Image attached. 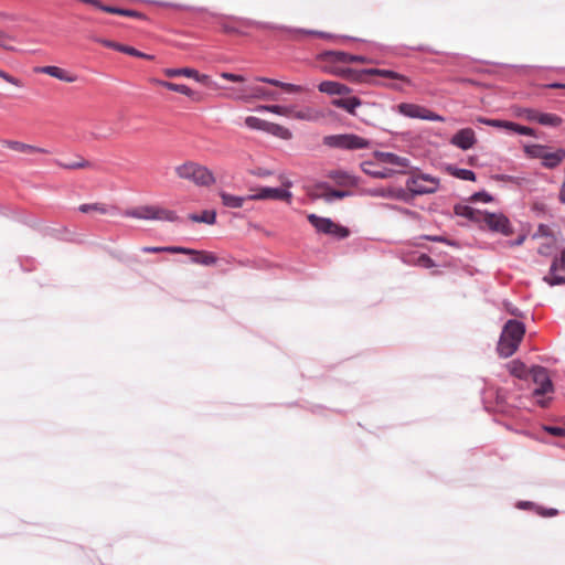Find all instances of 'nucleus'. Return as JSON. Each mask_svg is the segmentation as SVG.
<instances>
[{
	"mask_svg": "<svg viewBox=\"0 0 565 565\" xmlns=\"http://www.w3.org/2000/svg\"><path fill=\"white\" fill-rule=\"evenodd\" d=\"M524 333L525 326L523 322L514 319L508 320L497 345L499 355L501 358H510L516 351Z\"/></svg>",
	"mask_w": 565,
	"mask_h": 565,
	"instance_id": "f257e3e1",
	"label": "nucleus"
},
{
	"mask_svg": "<svg viewBox=\"0 0 565 565\" xmlns=\"http://www.w3.org/2000/svg\"><path fill=\"white\" fill-rule=\"evenodd\" d=\"M175 174L183 180H188L196 186H210L215 183L213 172L205 166L194 161H185L177 166Z\"/></svg>",
	"mask_w": 565,
	"mask_h": 565,
	"instance_id": "f03ea898",
	"label": "nucleus"
},
{
	"mask_svg": "<svg viewBox=\"0 0 565 565\" xmlns=\"http://www.w3.org/2000/svg\"><path fill=\"white\" fill-rule=\"evenodd\" d=\"M322 142L326 147L341 150L367 149L371 145L370 140L355 134L328 135Z\"/></svg>",
	"mask_w": 565,
	"mask_h": 565,
	"instance_id": "7ed1b4c3",
	"label": "nucleus"
},
{
	"mask_svg": "<svg viewBox=\"0 0 565 565\" xmlns=\"http://www.w3.org/2000/svg\"><path fill=\"white\" fill-rule=\"evenodd\" d=\"M479 227L489 230L490 232L509 236L513 233L510 220L502 213H491L482 211Z\"/></svg>",
	"mask_w": 565,
	"mask_h": 565,
	"instance_id": "20e7f679",
	"label": "nucleus"
},
{
	"mask_svg": "<svg viewBox=\"0 0 565 565\" xmlns=\"http://www.w3.org/2000/svg\"><path fill=\"white\" fill-rule=\"evenodd\" d=\"M530 379L536 385L533 390L534 396H543L554 391V385L546 367L532 365L530 367Z\"/></svg>",
	"mask_w": 565,
	"mask_h": 565,
	"instance_id": "39448f33",
	"label": "nucleus"
},
{
	"mask_svg": "<svg viewBox=\"0 0 565 565\" xmlns=\"http://www.w3.org/2000/svg\"><path fill=\"white\" fill-rule=\"evenodd\" d=\"M397 111L398 114L413 119H423L427 121H444V118L440 115L427 109L426 107L412 103L398 104Z\"/></svg>",
	"mask_w": 565,
	"mask_h": 565,
	"instance_id": "423d86ee",
	"label": "nucleus"
},
{
	"mask_svg": "<svg viewBox=\"0 0 565 565\" xmlns=\"http://www.w3.org/2000/svg\"><path fill=\"white\" fill-rule=\"evenodd\" d=\"M320 58L333 63H373V60L363 55L350 54L343 51H324L320 54Z\"/></svg>",
	"mask_w": 565,
	"mask_h": 565,
	"instance_id": "0eeeda50",
	"label": "nucleus"
},
{
	"mask_svg": "<svg viewBox=\"0 0 565 565\" xmlns=\"http://www.w3.org/2000/svg\"><path fill=\"white\" fill-rule=\"evenodd\" d=\"M292 194L290 191L284 188H270L264 186L260 188L256 193L249 194L248 199L250 200H279V201H289Z\"/></svg>",
	"mask_w": 565,
	"mask_h": 565,
	"instance_id": "6e6552de",
	"label": "nucleus"
},
{
	"mask_svg": "<svg viewBox=\"0 0 565 565\" xmlns=\"http://www.w3.org/2000/svg\"><path fill=\"white\" fill-rule=\"evenodd\" d=\"M557 270L565 271V249L559 257L554 258L550 267V274L544 276L543 280L552 287L565 284V276L557 275Z\"/></svg>",
	"mask_w": 565,
	"mask_h": 565,
	"instance_id": "1a4fd4ad",
	"label": "nucleus"
},
{
	"mask_svg": "<svg viewBox=\"0 0 565 565\" xmlns=\"http://www.w3.org/2000/svg\"><path fill=\"white\" fill-rule=\"evenodd\" d=\"M476 142V134L471 128H462L458 130L450 139V143L461 150L471 149Z\"/></svg>",
	"mask_w": 565,
	"mask_h": 565,
	"instance_id": "9d476101",
	"label": "nucleus"
},
{
	"mask_svg": "<svg viewBox=\"0 0 565 565\" xmlns=\"http://www.w3.org/2000/svg\"><path fill=\"white\" fill-rule=\"evenodd\" d=\"M408 192V202L415 196L424 194H433L437 192V186H425L417 174L412 175L406 180V189Z\"/></svg>",
	"mask_w": 565,
	"mask_h": 565,
	"instance_id": "9b49d317",
	"label": "nucleus"
},
{
	"mask_svg": "<svg viewBox=\"0 0 565 565\" xmlns=\"http://www.w3.org/2000/svg\"><path fill=\"white\" fill-rule=\"evenodd\" d=\"M365 193L374 198H387L408 202V192L403 188H375L366 190Z\"/></svg>",
	"mask_w": 565,
	"mask_h": 565,
	"instance_id": "f8f14e48",
	"label": "nucleus"
},
{
	"mask_svg": "<svg viewBox=\"0 0 565 565\" xmlns=\"http://www.w3.org/2000/svg\"><path fill=\"white\" fill-rule=\"evenodd\" d=\"M94 41L103 44L106 47L113 49L115 51H118V52H121V53H125V54H128L131 56L148 58V60L153 58L152 55H149L141 51H138L137 49H135L132 46L124 45V44H120V43H117V42H114V41H110L107 39L95 38Z\"/></svg>",
	"mask_w": 565,
	"mask_h": 565,
	"instance_id": "ddd939ff",
	"label": "nucleus"
},
{
	"mask_svg": "<svg viewBox=\"0 0 565 565\" xmlns=\"http://www.w3.org/2000/svg\"><path fill=\"white\" fill-rule=\"evenodd\" d=\"M318 89L327 95H347L351 93V88L340 82L323 81L318 85Z\"/></svg>",
	"mask_w": 565,
	"mask_h": 565,
	"instance_id": "4468645a",
	"label": "nucleus"
},
{
	"mask_svg": "<svg viewBox=\"0 0 565 565\" xmlns=\"http://www.w3.org/2000/svg\"><path fill=\"white\" fill-rule=\"evenodd\" d=\"M565 159V149L558 148L555 151L551 152L547 150L544 151L542 157V166L546 169H555L559 163Z\"/></svg>",
	"mask_w": 565,
	"mask_h": 565,
	"instance_id": "2eb2a0df",
	"label": "nucleus"
},
{
	"mask_svg": "<svg viewBox=\"0 0 565 565\" xmlns=\"http://www.w3.org/2000/svg\"><path fill=\"white\" fill-rule=\"evenodd\" d=\"M307 218L318 233L328 235L331 232V227H334V222L330 217H323L311 213L308 214Z\"/></svg>",
	"mask_w": 565,
	"mask_h": 565,
	"instance_id": "dca6fc26",
	"label": "nucleus"
},
{
	"mask_svg": "<svg viewBox=\"0 0 565 565\" xmlns=\"http://www.w3.org/2000/svg\"><path fill=\"white\" fill-rule=\"evenodd\" d=\"M317 188L327 190L324 194L319 195L327 203H332L334 200H341L351 195L349 191L332 189L328 182H320L317 184Z\"/></svg>",
	"mask_w": 565,
	"mask_h": 565,
	"instance_id": "f3484780",
	"label": "nucleus"
},
{
	"mask_svg": "<svg viewBox=\"0 0 565 565\" xmlns=\"http://www.w3.org/2000/svg\"><path fill=\"white\" fill-rule=\"evenodd\" d=\"M332 105L347 110L350 115H355V109L361 106L362 100L356 96L340 97L332 99Z\"/></svg>",
	"mask_w": 565,
	"mask_h": 565,
	"instance_id": "a211bd4d",
	"label": "nucleus"
},
{
	"mask_svg": "<svg viewBox=\"0 0 565 565\" xmlns=\"http://www.w3.org/2000/svg\"><path fill=\"white\" fill-rule=\"evenodd\" d=\"M156 205H146L127 210L124 215L138 220L154 221Z\"/></svg>",
	"mask_w": 565,
	"mask_h": 565,
	"instance_id": "6ab92c4d",
	"label": "nucleus"
},
{
	"mask_svg": "<svg viewBox=\"0 0 565 565\" xmlns=\"http://www.w3.org/2000/svg\"><path fill=\"white\" fill-rule=\"evenodd\" d=\"M454 213L457 216L466 217L467 220L479 224L482 211L476 210L469 205L458 203L454 206Z\"/></svg>",
	"mask_w": 565,
	"mask_h": 565,
	"instance_id": "aec40b11",
	"label": "nucleus"
},
{
	"mask_svg": "<svg viewBox=\"0 0 565 565\" xmlns=\"http://www.w3.org/2000/svg\"><path fill=\"white\" fill-rule=\"evenodd\" d=\"M362 171L376 179H387L394 174V170L388 168L375 169L372 161H364L361 163Z\"/></svg>",
	"mask_w": 565,
	"mask_h": 565,
	"instance_id": "412c9836",
	"label": "nucleus"
},
{
	"mask_svg": "<svg viewBox=\"0 0 565 565\" xmlns=\"http://www.w3.org/2000/svg\"><path fill=\"white\" fill-rule=\"evenodd\" d=\"M375 156L377 157V159H380L384 163L398 166V167H403V168H407L411 164V161L408 158L401 157L393 152L377 151L375 153Z\"/></svg>",
	"mask_w": 565,
	"mask_h": 565,
	"instance_id": "4be33fe9",
	"label": "nucleus"
},
{
	"mask_svg": "<svg viewBox=\"0 0 565 565\" xmlns=\"http://www.w3.org/2000/svg\"><path fill=\"white\" fill-rule=\"evenodd\" d=\"M36 72L47 74L54 78H57L66 83H73L75 81L74 76L68 75L64 70L53 65L41 66L36 68Z\"/></svg>",
	"mask_w": 565,
	"mask_h": 565,
	"instance_id": "5701e85b",
	"label": "nucleus"
},
{
	"mask_svg": "<svg viewBox=\"0 0 565 565\" xmlns=\"http://www.w3.org/2000/svg\"><path fill=\"white\" fill-rule=\"evenodd\" d=\"M186 255H192L191 262L193 264H200L203 266H213L217 263V257L207 252H199L192 249V253H185Z\"/></svg>",
	"mask_w": 565,
	"mask_h": 565,
	"instance_id": "b1692460",
	"label": "nucleus"
},
{
	"mask_svg": "<svg viewBox=\"0 0 565 565\" xmlns=\"http://www.w3.org/2000/svg\"><path fill=\"white\" fill-rule=\"evenodd\" d=\"M328 177L334 180L339 185H355L358 183V178L355 175L343 170H331L328 173Z\"/></svg>",
	"mask_w": 565,
	"mask_h": 565,
	"instance_id": "393cba45",
	"label": "nucleus"
},
{
	"mask_svg": "<svg viewBox=\"0 0 565 565\" xmlns=\"http://www.w3.org/2000/svg\"><path fill=\"white\" fill-rule=\"evenodd\" d=\"M3 145H6L8 148H10L12 150L20 151V152H40V153H49L50 152L49 150H46L44 148L23 143L21 141H15V140H4Z\"/></svg>",
	"mask_w": 565,
	"mask_h": 565,
	"instance_id": "a878e982",
	"label": "nucleus"
},
{
	"mask_svg": "<svg viewBox=\"0 0 565 565\" xmlns=\"http://www.w3.org/2000/svg\"><path fill=\"white\" fill-rule=\"evenodd\" d=\"M143 253H170V254H184L192 253V248L183 247V246H146L142 247Z\"/></svg>",
	"mask_w": 565,
	"mask_h": 565,
	"instance_id": "bb28decb",
	"label": "nucleus"
},
{
	"mask_svg": "<svg viewBox=\"0 0 565 565\" xmlns=\"http://www.w3.org/2000/svg\"><path fill=\"white\" fill-rule=\"evenodd\" d=\"M220 196H221L223 205L226 207H231V209H239L243 206L245 201H247V200L250 201V199H248V195L247 196H238V195L230 194L224 191H222L220 193Z\"/></svg>",
	"mask_w": 565,
	"mask_h": 565,
	"instance_id": "cd10ccee",
	"label": "nucleus"
},
{
	"mask_svg": "<svg viewBox=\"0 0 565 565\" xmlns=\"http://www.w3.org/2000/svg\"><path fill=\"white\" fill-rule=\"evenodd\" d=\"M189 218L195 223L213 225L216 222V212L214 210H204L201 213H191Z\"/></svg>",
	"mask_w": 565,
	"mask_h": 565,
	"instance_id": "c85d7f7f",
	"label": "nucleus"
},
{
	"mask_svg": "<svg viewBox=\"0 0 565 565\" xmlns=\"http://www.w3.org/2000/svg\"><path fill=\"white\" fill-rule=\"evenodd\" d=\"M446 170L450 175H452L457 179H460L463 181H476V173L470 169L458 168L455 166H448L446 168Z\"/></svg>",
	"mask_w": 565,
	"mask_h": 565,
	"instance_id": "c756f323",
	"label": "nucleus"
},
{
	"mask_svg": "<svg viewBox=\"0 0 565 565\" xmlns=\"http://www.w3.org/2000/svg\"><path fill=\"white\" fill-rule=\"evenodd\" d=\"M159 85L166 87L169 90L183 94L190 98H195L196 93L184 84H175L167 81H159Z\"/></svg>",
	"mask_w": 565,
	"mask_h": 565,
	"instance_id": "7c9ffc66",
	"label": "nucleus"
},
{
	"mask_svg": "<svg viewBox=\"0 0 565 565\" xmlns=\"http://www.w3.org/2000/svg\"><path fill=\"white\" fill-rule=\"evenodd\" d=\"M100 10L104 12H107V13H113V14H118V15H125V17H131V18H138V19L143 18V14L139 11L130 10V9H122V8H117V7L106 6V4H102Z\"/></svg>",
	"mask_w": 565,
	"mask_h": 565,
	"instance_id": "2f4dec72",
	"label": "nucleus"
},
{
	"mask_svg": "<svg viewBox=\"0 0 565 565\" xmlns=\"http://www.w3.org/2000/svg\"><path fill=\"white\" fill-rule=\"evenodd\" d=\"M78 160L73 162H63L61 160H54V163L63 169L67 170H74V169H83V168H94V164L82 158L81 156H77Z\"/></svg>",
	"mask_w": 565,
	"mask_h": 565,
	"instance_id": "473e14b6",
	"label": "nucleus"
},
{
	"mask_svg": "<svg viewBox=\"0 0 565 565\" xmlns=\"http://www.w3.org/2000/svg\"><path fill=\"white\" fill-rule=\"evenodd\" d=\"M510 373L521 380L530 379V367L520 361H512L510 363Z\"/></svg>",
	"mask_w": 565,
	"mask_h": 565,
	"instance_id": "72a5a7b5",
	"label": "nucleus"
},
{
	"mask_svg": "<svg viewBox=\"0 0 565 565\" xmlns=\"http://www.w3.org/2000/svg\"><path fill=\"white\" fill-rule=\"evenodd\" d=\"M178 214L168 209L156 206L154 221H166L171 223L180 222Z\"/></svg>",
	"mask_w": 565,
	"mask_h": 565,
	"instance_id": "f704fd0d",
	"label": "nucleus"
},
{
	"mask_svg": "<svg viewBox=\"0 0 565 565\" xmlns=\"http://www.w3.org/2000/svg\"><path fill=\"white\" fill-rule=\"evenodd\" d=\"M537 122L543 126L557 127L562 124V118L555 114L539 113Z\"/></svg>",
	"mask_w": 565,
	"mask_h": 565,
	"instance_id": "c9c22d12",
	"label": "nucleus"
},
{
	"mask_svg": "<svg viewBox=\"0 0 565 565\" xmlns=\"http://www.w3.org/2000/svg\"><path fill=\"white\" fill-rule=\"evenodd\" d=\"M548 147L544 145L539 143H532V145H525L523 147L524 153L533 159H541L544 154V151L547 150Z\"/></svg>",
	"mask_w": 565,
	"mask_h": 565,
	"instance_id": "e433bc0d",
	"label": "nucleus"
},
{
	"mask_svg": "<svg viewBox=\"0 0 565 565\" xmlns=\"http://www.w3.org/2000/svg\"><path fill=\"white\" fill-rule=\"evenodd\" d=\"M294 117L296 119H300V120L316 121L319 119L320 115L317 110H315L310 107H306V108L295 111Z\"/></svg>",
	"mask_w": 565,
	"mask_h": 565,
	"instance_id": "4c0bfd02",
	"label": "nucleus"
},
{
	"mask_svg": "<svg viewBox=\"0 0 565 565\" xmlns=\"http://www.w3.org/2000/svg\"><path fill=\"white\" fill-rule=\"evenodd\" d=\"M164 74L168 77L186 76L192 78L194 75H196V70L191 67L166 68Z\"/></svg>",
	"mask_w": 565,
	"mask_h": 565,
	"instance_id": "58836bf2",
	"label": "nucleus"
},
{
	"mask_svg": "<svg viewBox=\"0 0 565 565\" xmlns=\"http://www.w3.org/2000/svg\"><path fill=\"white\" fill-rule=\"evenodd\" d=\"M267 122L268 121L255 116H248L245 118V126L252 130L266 131Z\"/></svg>",
	"mask_w": 565,
	"mask_h": 565,
	"instance_id": "ea45409f",
	"label": "nucleus"
},
{
	"mask_svg": "<svg viewBox=\"0 0 565 565\" xmlns=\"http://www.w3.org/2000/svg\"><path fill=\"white\" fill-rule=\"evenodd\" d=\"M266 132L271 134L277 137H280V138H289L290 137V131L287 128L280 126L278 124H273V122H267Z\"/></svg>",
	"mask_w": 565,
	"mask_h": 565,
	"instance_id": "a19ab883",
	"label": "nucleus"
},
{
	"mask_svg": "<svg viewBox=\"0 0 565 565\" xmlns=\"http://www.w3.org/2000/svg\"><path fill=\"white\" fill-rule=\"evenodd\" d=\"M478 121H479L480 124H483V125H487V126H490V127H494V128H503V129H508V130H510V126H509V124H511V121H509V120H502V119H492V118L479 117V118H478Z\"/></svg>",
	"mask_w": 565,
	"mask_h": 565,
	"instance_id": "79ce46f5",
	"label": "nucleus"
},
{
	"mask_svg": "<svg viewBox=\"0 0 565 565\" xmlns=\"http://www.w3.org/2000/svg\"><path fill=\"white\" fill-rule=\"evenodd\" d=\"M510 126V130L515 132V134H519V135H522V136H531V137H535L537 138L536 134H535V130L531 127H527V126H522L520 124H516L514 121H511V124H509Z\"/></svg>",
	"mask_w": 565,
	"mask_h": 565,
	"instance_id": "37998d69",
	"label": "nucleus"
},
{
	"mask_svg": "<svg viewBox=\"0 0 565 565\" xmlns=\"http://www.w3.org/2000/svg\"><path fill=\"white\" fill-rule=\"evenodd\" d=\"M337 239H344L349 237L350 230L343 225L334 223V227H331V232L328 234Z\"/></svg>",
	"mask_w": 565,
	"mask_h": 565,
	"instance_id": "c03bdc74",
	"label": "nucleus"
},
{
	"mask_svg": "<svg viewBox=\"0 0 565 565\" xmlns=\"http://www.w3.org/2000/svg\"><path fill=\"white\" fill-rule=\"evenodd\" d=\"M289 30H290L291 33H295V34L318 35V36L324 38V39H333L334 38L333 34L327 33V32H322V31L307 30V29H300V28L289 29Z\"/></svg>",
	"mask_w": 565,
	"mask_h": 565,
	"instance_id": "a18cd8bd",
	"label": "nucleus"
},
{
	"mask_svg": "<svg viewBox=\"0 0 565 565\" xmlns=\"http://www.w3.org/2000/svg\"><path fill=\"white\" fill-rule=\"evenodd\" d=\"M379 76L386 77V78H392V79H398V81H402V82H405V83L409 82V79L405 75L399 74V73H397L395 71H392V70L380 68Z\"/></svg>",
	"mask_w": 565,
	"mask_h": 565,
	"instance_id": "49530a36",
	"label": "nucleus"
},
{
	"mask_svg": "<svg viewBox=\"0 0 565 565\" xmlns=\"http://www.w3.org/2000/svg\"><path fill=\"white\" fill-rule=\"evenodd\" d=\"M250 24H254L260 29L279 30V31H285V32L292 34L289 30V29H291L290 26H286V25H281V24H274V23H269V22H252Z\"/></svg>",
	"mask_w": 565,
	"mask_h": 565,
	"instance_id": "de8ad7c7",
	"label": "nucleus"
},
{
	"mask_svg": "<svg viewBox=\"0 0 565 565\" xmlns=\"http://www.w3.org/2000/svg\"><path fill=\"white\" fill-rule=\"evenodd\" d=\"M470 201L490 203L493 201V196L490 193H488L487 191L482 190V191L473 193L470 196Z\"/></svg>",
	"mask_w": 565,
	"mask_h": 565,
	"instance_id": "09e8293b",
	"label": "nucleus"
},
{
	"mask_svg": "<svg viewBox=\"0 0 565 565\" xmlns=\"http://www.w3.org/2000/svg\"><path fill=\"white\" fill-rule=\"evenodd\" d=\"M78 211L82 212V213H88V212H92V211H97V212H100V213H105L106 212V209L104 207V205L102 204H98V203H85V204H81L78 206Z\"/></svg>",
	"mask_w": 565,
	"mask_h": 565,
	"instance_id": "8fccbe9b",
	"label": "nucleus"
},
{
	"mask_svg": "<svg viewBox=\"0 0 565 565\" xmlns=\"http://www.w3.org/2000/svg\"><path fill=\"white\" fill-rule=\"evenodd\" d=\"M553 232L551 230V227L546 224H540L535 231V233L533 234V238H537V237H553Z\"/></svg>",
	"mask_w": 565,
	"mask_h": 565,
	"instance_id": "3c124183",
	"label": "nucleus"
},
{
	"mask_svg": "<svg viewBox=\"0 0 565 565\" xmlns=\"http://www.w3.org/2000/svg\"><path fill=\"white\" fill-rule=\"evenodd\" d=\"M332 73L335 75L342 76V77L351 78L353 81H354V77L359 75V71L350 68V67L337 68V70H333Z\"/></svg>",
	"mask_w": 565,
	"mask_h": 565,
	"instance_id": "603ef678",
	"label": "nucleus"
},
{
	"mask_svg": "<svg viewBox=\"0 0 565 565\" xmlns=\"http://www.w3.org/2000/svg\"><path fill=\"white\" fill-rule=\"evenodd\" d=\"M539 113L540 111H537L536 109H533V108H521L520 111H519V115L523 116L529 121H536L537 122Z\"/></svg>",
	"mask_w": 565,
	"mask_h": 565,
	"instance_id": "864d4df0",
	"label": "nucleus"
},
{
	"mask_svg": "<svg viewBox=\"0 0 565 565\" xmlns=\"http://www.w3.org/2000/svg\"><path fill=\"white\" fill-rule=\"evenodd\" d=\"M194 81H196L200 84H203L209 87H216V84L211 79V77L206 74H200L196 71V75L192 77Z\"/></svg>",
	"mask_w": 565,
	"mask_h": 565,
	"instance_id": "5fc2aeb1",
	"label": "nucleus"
},
{
	"mask_svg": "<svg viewBox=\"0 0 565 565\" xmlns=\"http://www.w3.org/2000/svg\"><path fill=\"white\" fill-rule=\"evenodd\" d=\"M543 430L557 437H565V428L561 426L544 425Z\"/></svg>",
	"mask_w": 565,
	"mask_h": 565,
	"instance_id": "6e6d98bb",
	"label": "nucleus"
},
{
	"mask_svg": "<svg viewBox=\"0 0 565 565\" xmlns=\"http://www.w3.org/2000/svg\"><path fill=\"white\" fill-rule=\"evenodd\" d=\"M254 96L258 97V98H265V99H276V94L275 93L268 92V90H266L263 87H256Z\"/></svg>",
	"mask_w": 565,
	"mask_h": 565,
	"instance_id": "4d7b16f0",
	"label": "nucleus"
},
{
	"mask_svg": "<svg viewBox=\"0 0 565 565\" xmlns=\"http://www.w3.org/2000/svg\"><path fill=\"white\" fill-rule=\"evenodd\" d=\"M417 265L419 266H423L425 268H431L435 266V262L434 259L428 256L427 254H422L418 258H417Z\"/></svg>",
	"mask_w": 565,
	"mask_h": 565,
	"instance_id": "13d9d810",
	"label": "nucleus"
},
{
	"mask_svg": "<svg viewBox=\"0 0 565 565\" xmlns=\"http://www.w3.org/2000/svg\"><path fill=\"white\" fill-rule=\"evenodd\" d=\"M536 513L543 518L555 516L558 514V510L554 508L536 507Z\"/></svg>",
	"mask_w": 565,
	"mask_h": 565,
	"instance_id": "bf43d9fd",
	"label": "nucleus"
},
{
	"mask_svg": "<svg viewBox=\"0 0 565 565\" xmlns=\"http://www.w3.org/2000/svg\"><path fill=\"white\" fill-rule=\"evenodd\" d=\"M0 77L17 87H22V82L19 78L8 74L7 72H4L2 70H0Z\"/></svg>",
	"mask_w": 565,
	"mask_h": 565,
	"instance_id": "052dcab7",
	"label": "nucleus"
},
{
	"mask_svg": "<svg viewBox=\"0 0 565 565\" xmlns=\"http://www.w3.org/2000/svg\"><path fill=\"white\" fill-rule=\"evenodd\" d=\"M258 109L266 110V111H269V113H273L276 115H282L284 110H285V108L280 105H263V106H259Z\"/></svg>",
	"mask_w": 565,
	"mask_h": 565,
	"instance_id": "680f3d73",
	"label": "nucleus"
},
{
	"mask_svg": "<svg viewBox=\"0 0 565 565\" xmlns=\"http://www.w3.org/2000/svg\"><path fill=\"white\" fill-rule=\"evenodd\" d=\"M220 76L224 79H227V81H231V82H237V83H241V82H244L245 81V77L243 75H239V74H234V73H230V72H222L220 74Z\"/></svg>",
	"mask_w": 565,
	"mask_h": 565,
	"instance_id": "e2e57ef3",
	"label": "nucleus"
},
{
	"mask_svg": "<svg viewBox=\"0 0 565 565\" xmlns=\"http://www.w3.org/2000/svg\"><path fill=\"white\" fill-rule=\"evenodd\" d=\"M417 175L422 182L423 181L430 182L433 184L431 186H437V189L439 188V179L438 178H435L431 174L423 173V172L418 173Z\"/></svg>",
	"mask_w": 565,
	"mask_h": 565,
	"instance_id": "0e129e2a",
	"label": "nucleus"
},
{
	"mask_svg": "<svg viewBox=\"0 0 565 565\" xmlns=\"http://www.w3.org/2000/svg\"><path fill=\"white\" fill-rule=\"evenodd\" d=\"M532 210L537 216H545L547 214V206L542 202H535Z\"/></svg>",
	"mask_w": 565,
	"mask_h": 565,
	"instance_id": "69168bd1",
	"label": "nucleus"
},
{
	"mask_svg": "<svg viewBox=\"0 0 565 565\" xmlns=\"http://www.w3.org/2000/svg\"><path fill=\"white\" fill-rule=\"evenodd\" d=\"M380 68H363L359 71V75L354 77V81H362L363 75H376L379 76Z\"/></svg>",
	"mask_w": 565,
	"mask_h": 565,
	"instance_id": "338daca9",
	"label": "nucleus"
},
{
	"mask_svg": "<svg viewBox=\"0 0 565 565\" xmlns=\"http://www.w3.org/2000/svg\"><path fill=\"white\" fill-rule=\"evenodd\" d=\"M256 81L257 82H260V83H266V84H269V85H273V86H276V87H280L282 86V82L281 81H278L276 78H269V77H265V76H258L256 77Z\"/></svg>",
	"mask_w": 565,
	"mask_h": 565,
	"instance_id": "774afa93",
	"label": "nucleus"
}]
</instances>
